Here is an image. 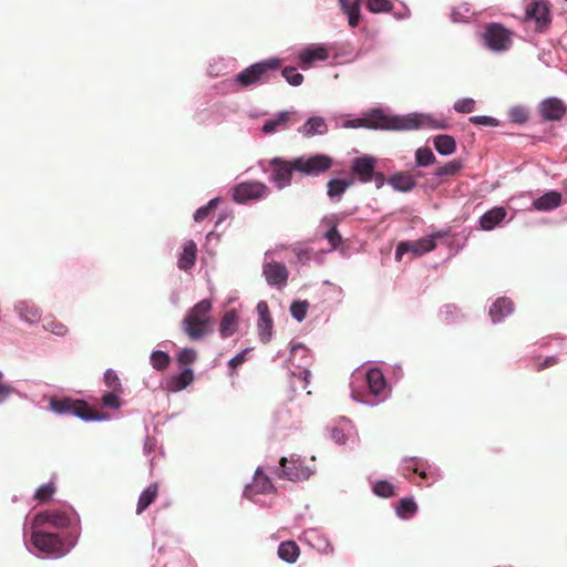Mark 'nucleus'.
Masks as SVG:
<instances>
[{
	"label": "nucleus",
	"instance_id": "nucleus-1",
	"mask_svg": "<svg viewBox=\"0 0 567 567\" xmlns=\"http://www.w3.org/2000/svg\"><path fill=\"white\" fill-rule=\"evenodd\" d=\"M364 377V384L368 392L358 391L352 389L351 398L362 404L369 406H378L384 402L391 393L388 386L383 372L375 367L369 368L362 373Z\"/></svg>",
	"mask_w": 567,
	"mask_h": 567
},
{
	"label": "nucleus",
	"instance_id": "nucleus-2",
	"mask_svg": "<svg viewBox=\"0 0 567 567\" xmlns=\"http://www.w3.org/2000/svg\"><path fill=\"white\" fill-rule=\"evenodd\" d=\"M30 542L35 551L50 557H62L75 546V537L63 542L56 534L43 530L34 523L31 525Z\"/></svg>",
	"mask_w": 567,
	"mask_h": 567
},
{
	"label": "nucleus",
	"instance_id": "nucleus-3",
	"mask_svg": "<svg viewBox=\"0 0 567 567\" xmlns=\"http://www.w3.org/2000/svg\"><path fill=\"white\" fill-rule=\"evenodd\" d=\"M32 523L37 527L50 525L58 529H70L66 540L75 537L76 542L80 534V517L72 508L38 513L34 515Z\"/></svg>",
	"mask_w": 567,
	"mask_h": 567
},
{
	"label": "nucleus",
	"instance_id": "nucleus-4",
	"mask_svg": "<svg viewBox=\"0 0 567 567\" xmlns=\"http://www.w3.org/2000/svg\"><path fill=\"white\" fill-rule=\"evenodd\" d=\"M315 359L311 350L301 342L291 343L289 348V358L284 361L282 367L289 362L290 375L302 381V389H307L310 383V367Z\"/></svg>",
	"mask_w": 567,
	"mask_h": 567
},
{
	"label": "nucleus",
	"instance_id": "nucleus-5",
	"mask_svg": "<svg viewBox=\"0 0 567 567\" xmlns=\"http://www.w3.org/2000/svg\"><path fill=\"white\" fill-rule=\"evenodd\" d=\"M367 128L381 131H406L414 123L406 115L390 114L382 107H372L365 112Z\"/></svg>",
	"mask_w": 567,
	"mask_h": 567
},
{
	"label": "nucleus",
	"instance_id": "nucleus-6",
	"mask_svg": "<svg viewBox=\"0 0 567 567\" xmlns=\"http://www.w3.org/2000/svg\"><path fill=\"white\" fill-rule=\"evenodd\" d=\"M210 310V301L203 299L184 318L183 329L192 340H198L206 336Z\"/></svg>",
	"mask_w": 567,
	"mask_h": 567
},
{
	"label": "nucleus",
	"instance_id": "nucleus-7",
	"mask_svg": "<svg viewBox=\"0 0 567 567\" xmlns=\"http://www.w3.org/2000/svg\"><path fill=\"white\" fill-rule=\"evenodd\" d=\"M401 467L403 475L411 472L419 475L426 486H431L443 478V471L435 463L417 456H405L402 458Z\"/></svg>",
	"mask_w": 567,
	"mask_h": 567
},
{
	"label": "nucleus",
	"instance_id": "nucleus-8",
	"mask_svg": "<svg viewBox=\"0 0 567 567\" xmlns=\"http://www.w3.org/2000/svg\"><path fill=\"white\" fill-rule=\"evenodd\" d=\"M270 470L276 477L290 482L306 481L313 474V471L303 464L302 457L296 454L281 457L279 465Z\"/></svg>",
	"mask_w": 567,
	"mask_h": 567
},
{
	"label": "nucleus",
	"instance_id": "nucleus-9",
	"mask_svg": "<svg viewBox=\"0 0 567 567\" xmlns=\"http://www.w3.org/2000/svg\"><path fill=\"white\" fill-rule=\"evenodd\" d=\"M333 164L331 156L327 154L316 153L311 155H303L293 158V168L296 172L306 176H319L328 172Z\"/></svg>",
	"mask_w": 567,
	"mask_h": 567
},
{
	"label": "nucleus",
	"instance_id": "nucleus-10",
	"mask_svg": "<svg viewBox=\"0 0 567 567\" xmlns=\"http://www.w3.org/2000/svg\"><path fill=\"white\" fill-rule=\"evenodd\" d=\"M449 230H437L425 237L414 241H401L395 249V258L400 260L406 252H412L414 256H422L435 249L437 239L445 238Z\"/></svg>",
	"mask_w": 567,
	"mask_h": 567
},
{
	"label": "nucleus",
	"instance_id": "nucleus-11",
	"mask_svg": "<svg viewBox=\"0 0 567 567\" xmlns=\"http://www.w3.org/2000/svg\"><path fill=\"white\" fill-rule=\"evenodd\" d=\"M483 40L485 47L496 53L506 52L512 47V39L508 29L497 22H492L486 25L483 33Z\"/></svg>",
	"mask_w": 567,
	"mask_h": 567
},
{
	"label": "nucleus",
	"instance_id": "nucleus-12",
	"mask_svg": "<svg viewBox=\"0 0 567 567\" xmlns=\"http://www.w3.org/2000/svg\"><path fill=\"white\" fill-rule=\"evenodd\" d=\"M271 172L269 181L278 190H282L290 186L292 181V173L296 172L293 166V158L288 161L282 157H274L270 159Z\"/></svg>",
	"mask_w": 567,
	"mask_h": 567
},
{
	"label": "nucleus",
	"instance_id": "nucleus-13",
	"mask_svg": "<svg viewBox=\"0 0 567 567\" xmlns=\"http://www.w3.org/2000/svg\"><path fill=\"white\" fill-rule=\"evenodd\" d=\"M262 276L269 287L282 290L288 284L289 271L282 262L265 260Z\"/></svg>",
	"mask_w": 567,
	"mask_h": 567
},
{
	"label": "nucleus",
	"instance_id": "nucleus-14",
	"mask_svg": "<svg viewBox=\"0 0 567 567\" xmlns=\"http://www.w3.org/2000/svg\"><path fill=\"white\" fill-rule=\"evenodd\" d=\"M525 21H534L536 24L535 31L538 33L544 32L551 22V14L547 3L543 1L532 2L526 9Z\"/></svg>",
	"mask_w": 567,
	"mask_h": 567
},
{
	"label": "nucleus",
	"instance_id": "nucleus-15",
	"mask_svg": "<svg viewBox=\"0 0 567 567\" xmlns=\"http://www.w3.org/2000/svg\"><path fill=\"white\" fill-rule=\"evenodd\" d=\"M271 467H268L267 472L261 466L255 471L250 481V502L257 503V499L252 496L254 494H270L276 491L271 478L275 473H271Z\"/></svg>",
	"mask_w": 567,
	"mask_h": 567
},
{
	"label": "nucleus",
	"instance_id": "nucleus-16",
	"mask_svg": "<svg viewBox=\"0 0 567 567\" xmlns=\"http://www.w3.org/2000/svg\"><path fill=\"white\" fill-rule=\"evenodd\" d=\"M256 311L258 315L257 332L261 343H268L272 339L274 321L269 311L268 303L260 300L257 303Z\"/></svg>",
	"mask_w": 567,
	"mask_h": 567
},
{
	"label": "nucleus",
	"instance_id": "nucleus-17",
	"mask_svg": "<svg viewBox=\"0 0 567 567\" xmlns=\"http://www.w3.org/2000/svg\"><path fill=\"white\" fill-rule=\"evenodd\" d=\"M537 109L542 118L548 122L560 121L567 112V106L563 100L555 96L542 100Z\"/></svg>",
	"mask_w": 567,
	"mask_h": 567
},
{
	"label": "nucleus",
	"instance_id": "nucleus-18",
	"mask_svg": "<svg viewBox=\"0 0 567 567\" xmlns=\"http://www.w3.org/2000/svg\"><path fill=\"white\" fill-rule=\"evenodd\" d=\"M351 171L359 182L370 183L375 176V158L368 154L354 157L351 162Z\"/></svg>",
	"mask_w": 567,
	"mask_h": 567
},
{
	"label": "nucleus",
	"instance_id": "nucleus-19",
	"mask_svg": "<svg viewBox=\"0 0 567 567\" xmlns=\"http://www.w3.org/2000/svg\"><path fill=\"white\" fill-rule=\"evenodd\" d=\"M13 310L19 319L29 326H35L41 321L42 310L32 300H17L13 305Z\"/></svg>",
	"mask_w": 567,
	"mask_h": 567
},
{
	"label": "nucleus",
	"instance_id": "nucleus-20",
	"mask_svg": "<svg viewBox=\"0 0 567 567\" xmlns=\"http://www.w3.org/2000/svg\"><path fill=\"white\" fill-rule=\"evenodd\" d=\"M282 60L271 56L250 64V86L261 81H267L268 72L277 71L281 68Z\"/></svg>",
	"mask_w": 567,
	"mask_h": 567
},
{
	"label": "nucleus",
	"instance_id": "nucleus-21",
	"mask_svg": "<svg viewBox=\"0 0 567 567\" xmlns=\"http://www.w3.org/2000/svg\"><path fill=\"white\" fill-rule=\"evenodd\" d=\"M328 49L322 43L310 44L298 53V61L302 69H308L315 62L326 61L328 59Z\"/></svg>",
	"mask_w": 567,
	"mask_h": 567
},
{
	"label": "nucleus",
	"instance_id": "nucleus-22",
	"mask_svg": "<svg viewBox=\"0 0 567 567\" xmlns=\"http://www.w3.org/2000/svg\"><path fill=\"white\" fill-rule=\"evenodd\" d=\"M197 245L193 239L185 240L177 255V268L185 272L192 270L197 260Z\"/></svg>",
	"mask_w": 567,
	"mask_h": 567
},
{
	"label": "nucleus",
	"instance_id": "nucleus-23",
	"mask_svg": "<svg viewBox=\"0 0 567 567\" xmlns=\"http://www.w3.org/2000/svg\"><path fill=\"white\" fill-rule=\"evenodd\" d=\"M408 118L414 123V126L406 128V131H414L423 127L445 130L447 127V123L444 118H434L431 114L413 112L408 114Z\"/></svg>",
	"mask_w": 567,
	"mask_h": 567
},
{
	"label": "nucleus",
	"instance_id": "nucleus-24",
	"mask_svg": "<svg viewBox=\"0 0 567 567\" xmlns=\"http://www.w3.org/2000/svg\"><path fill=\"white\" fill-rule=\"evenodd\" d=\"M563 204V195L556 189L547 190L533 199L532 207L537 212H551Z\"/></svg>",
	"mask_w": 567,
	"mask_h": 567
},
{
	"label": "nucleus",
	"instance_id": "nucleus-25",
	"mask_svg": "<svg viewBox=\"0 0 567 567\" xmlns=\"http://www.w3.org/2000/svg\"><path fill=\"white\" fill-rule=\"evenodd\" d=\"M507 216V210L503 206H495L485 212L480 220L478 225L481 229L491 231L496 227L501 226Z\"/></svg>",
	"mask_w": 567,
	"mask_h": 567
},
{
	"label": "nucleus",
	"instance_id": "nucleus-26",
	"mask_svg": "<svg viewBox=\"0 0 567 567\" xmlns=\"http://www.w3.org/2000/svg\"><path fill=\"white\" fill-rule=\"evenodd\" d=\"M515 310L514 302L507 297H498L489 307V317L493 323H499Z\"/></svg>",
	"mask_w": 567,
	"mask_h": 567
},
{
	"label": "nucleus",
	"instance_id": "nucleus-27",
	"mask_svg": "<svg viewBox=\"0 0 567 567\" xmlns=\"http://www.w3.org/2000/svg\"><path fill=\"white\" fill-rule=\"evenodd\" d=\"M236 68V60L229 56L212 58L207 65V74L212 78L224 76Z\"/></svg>",
	"mask_w": 567,
	"mask_h": 567
},
{
	"label": "nucleus",
	"instance_id": "nucleus-28",
	"mask_svg": "<svg viewBox=\"0 0 567 567\" xmlns=\"http://www.w3.org/2000/svg\"><path fill=\"white\" fill-rule=\"evenodd\" d=\"M328 131V124L322 116H310L305 124L298 128V133L307 138L324 135Z\"/></svg>",
	"mask_w": 567,
	"mask_h": 567
},
{
	"label": "nucleus",
	"instance_id": "nucleus-29",
	"mask_svg": "<svg viewBox=\"0 0 567 567\" xmlns=\"http://www.w3.org/2000/svg\"><path fill=\"white\" fill-rule=\"evenodd\" d=\"M353 183L352 178H331L327 183V196L331 202H340Z\"/></svg>",
	"mask_w": 567,
	"mask_h": 567
},
{
	"label": "nucleus",
	"instance_id": "nucleus-30",
	"mask_svg": "<svg viewBox=\"0 0 567 567\" xmlns=\"http://www.w3.org/2000/svg\"><path fill=\"white\" fill-rule=\"evenodd\" d=\"M386 183L399 193H409L413 190L416 187V182L414 178L405 173L398 172L394 174H391Z\"/></svg>",
	"mask_w": 567,
	"mask_h": 567
},
{
	"label": "nucleus",
	"instance_id": "nucleus-31",
	"mask_svg": "<svg viewBox=\"0 0 567 567\" xmlns=\"http://www.w3.org/2000/svg\"><path fill=\"white\" fill-rule=\"evenodd\" d=\"M194 380L192 368L186 367L179 373L174 374L167 381V390L171 392H179L186 389Z\"/></svg>",
	"mask_w": 567,
	"mask_h": 567
},
{
	"label": "nucleus",
	"instance_id": "nucleus-32",
	"mask_svg": "<svg viewBox=\"0 0 567 567\" xmlns=\"http://www.w3.org/2000/svg\"><path fill=\"white\" fill-rule=\"evenodd\" d=\"M322 223L328 225V229L324 233V238L331 245L332 249H337L342 243V237L338 231L339 219L337 216H327L322 219Z\"/></svg>",
	"mask_w": 567,
	"mask_h": 567
},
{
	"label": "nucleus",
	"instance_id": "nucleus-33",
	"mask_svg": "<svg viewBox=\"0 0 567 567\" xmlns=\"http://www.w3.org/2000/svg\"><path fill=\"white\" fill-rule=\"evenodd\" d=\"M463 167L461 159H452L449 163L439 166L432 174V185L440 184V179L446 176L455 175Z\"/></svg>",
	"mask_w": 567,
	"mask_h": 567
},
{
	"label": "nucleus",
	"instance_id": "nucleus-34",
	"mask_svg": "<svg viewBox=\"0 0 567 567\" xmlns=\"http://www.w3.org/2000/svg\"><path fill=\"white\" fill-rule=\"evenodd\" d=\"M419 506L413 496H406L400 499L395 507V514L403 520L411 519L417 513Z\"/></svg>",
	"mask_w": 567,
	"mask_h": 567
},
{
	"label": "nucleus",
	"instance_id": "nucleus-35",
	"mask_svg": "<svg viewBox=\"0 0 567 567\" xmlns=\"http://www.w3.org/2000/svg\"><path fill=\"white\" fill-rule=\"evenodd\" d=\"M339 4L343 13L348 18V23L351 28H355L361 19V7L358 0L350 2L349 0H339Z\"/></svg>",
	"mask_w": 567,
	"mask_h": 567
},
{
	"label": "nucleus",
	"instance_id": "nucleus-36",
	"mask_svg": "<svg viewBox=\"0 0 567 567\" xmlns=\"http://www.w3.org/2000/svg\"><path fill=\"white\" fill-rule=\"evenodd\" d=\"M277 553L278 557L282 561L287 564H293L297 561L300 555V549L299 546L293 540H286L278 546Z\"/></svg>",
	"mask_w": 567,
	"mask_h": 567
},
{
	"label": "nucleus",
	"instance_id": "nucleus-37",
	"mask_svg": "<svg viewBox=\"0 0 567 567\" xmlns=\"http://www.w3.org/2000/svg\"><path fill=\"white\" fill-rule=\"evenodd\" d=\"M435 151L443 156L453 154L456 150V141L452 135L440 134L433 140Z\"/></svg>",
	"mask_w": 567,
	"mask_h": 567
},
{
	"label": "nucleus",
	"instance_id": "nucleus-38",
	"mask_svg": "<svg viewBox=\"0 0 567 567\" xmlns=\"http://www.w3.org/2000/svg\"><path fill=\"white\" fill-rule=\"evenodd\" d=\"M289 115V111L278 112L276 116L267 118L261 126V132L266 135L277 132L279 127L284 126L288 122Z\"/></svg>",
	"mask_w": 567,
	"mask_h": 567
},
{
	"label": "nucleus",
	"instance_id": "nucleus-39",
	"mask_svg": "<svg viewBox=\"0 0 567 567\" xmlns=\"http://www.w3.org/2000/svg\"><path fill=\"white\" fill-rule=\"evenodd\" d=\"M238 327V316L235 310L227 311L220 321V334L223 338L231 337Z\"/></svg>",
	"mask_w": 567,
	"mask_h": 567
},
{
	"label": "nucleus",
	"instance_id": "nucleus-40",
	"mask_svg": "<svg viewBox=\"0 0 567 567\" xmlns=\"http://www.w3.org/2000/svg\"><path fill=\"white\" fill-rule=\"evenodd\" d=\"M75 401L70 398H51L50 410L59 415H72Z\"/></svg>",
	"mask_w": 567,
	"mask_h": 567
},
{
	"label": "nucleus",
	"instance_id": "nucleus-41",
	"mask_svg": "<svg viewBox=\"0 0 567 567\" xmlns=\"http://www.w3.org/2000/svg\"><path fill=\"white\" fill-rule=\"evenodd\" d=\"M157 492L158 485L156 483H153L141 493L136 507L137 514L143 513L154 502Z\"/></svg>",
	"mask_w": 567,
	"mask_h": 567
},
{
	"label": "nucleus",
	"instance_id": "nucleus-42",
	"mask_svg": "<svg viewBox=\"0 0 567 567\" xmlns=\"http://www.w3.org/2000/svg\"><path fill=\"white\" fill-rule=\"evenodd\" d=\"M42 329L56 337H65L69 333V328L54 317H45L42 320Z\"/></svg>",
	"mask_w": 567,
	"mask_h": 567
},
{
	"label": "nucleus",
	"instance_id": "nucleus-43",
	"mask_svg": "<svg viewBox=\"0 0 567 567\" xmlns=\"http://www.w3.org/2000/svg\"><path fill=\"white\" fill-rule=\"evenodd\" d=\"M372 492L381 498H390L395 495V487L386 480H377L372 485Z\"/></svg>",
	"mask_w": 567,
	"mask_h": 567
},
{
	"label": "nucleus",
	"instance_id": "nucleus-44",
	"mask_svg": "<svg viewBox=\"0 0 567 567\" xmlns=\"http://www.w3.org/2000/svg\"><path fill=\"white\" fill-rule=\"evenodd\" d=\"M72 415L86 422L105 420V415L103 414L91 413L86 409V405L81 401H75V406L73 409Z\"/></svg>",
	"mask_w": 567,
	"mask_h": 567
},
{
	"label": "nucleus",
	"instance_id": "nucleus-45",
	"mask_svg": "<svg viewBox=\"0 0 567 567\" xmlns=\"http://www.w3.org/2000/svg\"><path fill=\"white\" fill-rule=\"evenodd\" d=\"M416 167H427L435 163L436 157L431 148L419 147L414 154Z\"/></svg>",
	"mask_w": 567,
	"mask_h": 567
},
{
	"label": "nucleus",
	"instance_id": "nucleus-46",
	"mask_svg": "<svg viewBox=\"0 0 567 567\" xmlns=\"http://www.w3.org/2000/svg\"><path fill=\"white\" fill-rule=\"evenodd\" d=\"M171 362V357L162 350H154L150 355V363L153 369L164 371Z\"/></svg>",
	"mask_w": 567,
	"mask_h": 567
},
{
	"label": "nucleus",
	"instance_id": "nucleus-47",
	"mask_svg": "<svg viewBox=\"0 0 567 567\" xmlns=\"http://www.w3.org/2000/svg\"><path fill=\"white\" fill-rule=\"evenodd\" d=\"M471 17V6L468 3H462L457 7L452 8L451 21L453 23H468Z\"/></svg>",
	"mask_w": 567,
	"mask_h": 567
},
{
	"label": "nucleus",
	"instance_id": "nucleus-48",
	"mask_svg": "<svg viewBox=\"0 0 567 567\" xmlns=\"http://www.w3.org/2000/svg\"><path fill=\"white\" fill-rule=\"evenodd\" d=\"M231 198L237 204L248 203V182L240 181L230 189Z\"/></svg>",
	"mask_w": 567,
	"mask_h": 567
},
{
	"label": "nucleus",
	"instance_id": "nucleus-49",
	"mask_svg": "<svg viewBox=\"0 0 567 567\" xmlns=\"http://www.w3.org/2000/svg\"><path fill=\"white\" fill-rule=\"evenodd\" d=\"M529 116L528 109L523 105H514L508 110V118L512 123L523 125L527 123Z\"/></svg>",
	"mask_w": 567,
	"mask_h": 567
},
{
	"label": "nucleus",
	"instance_id": "nucleus-50",
	"mask_svg": "<svg viewBox=\"0 0 567 567\" xmlns=\"http://www.w3.org/2000/svg\"><path fill=\"white\" fill-rule=\"evenodd\" d=\"M220 202H221L220 197H215V198H212L206 205L196 209V212L194 213V216H193L194 221L200 223L204 219H206L210 215V213L217 208V206Z\"/></svg>",
	"mask_w": 567,
	"mask_h": 567
},
{
	"label": "nucleus",
	"instance_id": "nucleus-51",
	"mask_svg": "<svg viewBox=\"0 0 567 567\" xmlns=\"http://www.w3.org/2000/svg\"><path fill=\"white\" fill-rule=\"evenodd\" d=\"M309 302L307 300H295L290 305V315L297 322H302L307 317Z\"/></svg>",
	"mask_w": 567,
	"mask_h": 567
},
{
	"label": "nucleus",
	"instance_id": "nucleus-52",
	"mask_svg": "<svg viewBox=\"0 0 567 567\" xmlns=\"http://www.w3.org/2000/svg\"><path fill=\"white\" fill-rule=\"evenodd\" d=\"M367 9L374 14L393 11L392 0H367Z\"/></svg>",
	"mask_w": 567,
	"mask_h": 567
},
{
	"label": "nucleus",
	"instance_id": "nucleus-53",
	"mask_svg": "<svg viewBox=\"0 0 567 567\" xmlns=\"http://www.w3.org/2000/svg\"><path fill=\"white\" fill-rule=\"evenodd\" d=\"M281 75L286 82L291 86H299L302 84L305 78L295 66H286L281 70Z\"/></svg>",
	"mask_w": 567,
	"mask_h": 567
},
{
	"label": "nucleus",
	"instance_id": "nucleus-54",
	"mask_svg": "<svg viewBox=\"0 0 567 567\" xmlns=\"http://www.w3.org/2000/svg\"><path fill=\"white\" fill-rule=\"evenodd\" d=\"M475 100L472 97H461L453 104V110L460 114H468L475 110Z\"/></svg>",
	"mask_w": 567,
	"mask_h": 567
},
{
	"label": "nucleus",
	"instance_id": "nucleus-55",
	"mask_svg": "<svg viewBox=\"0 0 567 567\" xmlns=\"http://www.w3.org/2000/svg\"><path fill=\"white\" fill-rule=\"evenodd\" d=\"M225 84L231 91H236L238 87H247L248 68H245L236 78L227 80Z\"/></svg>",
	"mask_w": 567,
	"mask_h": 567
},
{
	"label": "nucleus",
	"instance_id": "nucleus-56",
	"mask_svg": "<svg viewBox=\"0 0 567 567\" xmlns=\"http://www.w3.org/2000/svg\"><path fill=\"white\" fill-rule=\"evenodd\" d=\"M293 252H295L297 262L302 266L309 264L315 255V252L311 248L303 247V246L293 247Z\"/></svg>",
	"mask_w": 567,
	"mask_h": 567
},
{
	"label": "nucleus",
	"instance_id": "nucleus-57",
	"mask_svg": "<svg viewBox=\"0 0 567 567\" xmlns=\"http://www.w3.org/2000/svg\"><path fill=\"white\" fill-rule=\"evenodd\" d=\"M269 194L270 189L265 184L250 182V200L266 198Z\"/></svg>",
	"mask_w": 567,
	"mask_h": 567
},
{
	"label": "nucleus",
	"instance_id": "nucleus-58",
	"mask_svg": "<svg viewBox=\"0 0 567 567\" xmlns=\"http://www.w3.org/2000/svg\"><path fill=\"white\" fill-rule=\"evenodd\" d=\"M440 315L447 323H452L458 319L460 309L455 305L447 303L441 307Z\"/></svg>",
	"mask_w": 567,
	"mask_h": 567
},
{
	"label": "nucleus",
	"instance_id": "nucleus-59",
	"mask_svg": "<svg viewBox=\"0 0 567 567\" xmlns=\"http://www.w3.org/2000/svg\"><path fill=\"white\" fill-rule=\"evenodd\" d=\"M472 124L487 127H497L501 122L493 116L489 115H473L468 118Z\"/></svg>",
	"mask_w": 567,
	"mask_h": 567
},
{
	"label": "nucleus",
	"instance_id": "nucleus-60",
	"mask_svg": "<svg viewBox=\"0 0 567 567\" xmlns=\"http://www.w3.org/2000/svg\"><path fill=\"white\" fill-rule=\"evenodd\" d=\"M104 382L112 391H120L122 388L120 378L113 369H107L104 372Z\"/></svg>",
	"mask_w": 567,
	"mask_h": 567
},
{
	"label": "nucleus",
	"instance_id": "nucleus-61",
	"mask_svg": "<svg viewBox=\"0 0 567 567\" xmlns=\"http://www.w3.org/2000/svg\"><path fill=\"white\" fill-rule=\"evenodd\" d=\"M196 358V351L190 348H184L177 354V361L181 365H190L195 362Z\"/></svg>",
	"mask_w": 567,
	"mask_h": 567
},
{
	"label": "nucleus",
	"instance_id": "nucleus-62",
	"mask_svg": "<svg viewBox=\"0 0 567 567\" xmlns=\"http://www.w3.org/2000/svg\"><path fill=\"white\" fill-rule=\"evenodd\" d=\"M3 372L0 371V404H3L7 399L16 392V389L3 381Z\"/></svg>",
	"mask_w": 567,
	"mask_h": 567
},
{
	"label": "nucleus",
	"instance_id": "nucleus-63",
	"mask_svg": "<svg viewBox=\"0 0 567 567\" xmlns=\"http://www.w3.org/2000/svg\"><path fill=\"white\" fill-rule=\"evenodd\" d=\"M53 493L54 486L52 484H43L35 491L34 497L40 502H44L49 499Z\"/></svg>",
	"mask_w": 567,
	"mask_h": 567
},
{
	"label": "nucleus",
	"instance_id": "nucleus-64",
	"mask_svg": "<svg viewBox=\"0 0 567 567\" xmlns=\"http://www.w3.org/2000/svg\"><path fill=\"white\" fill-rule=\"evenodd\" d=\"M115 392L116 391L107 392L102 396V402L105 406L111 409L120 408V398Z\"/></svg>",
	"mask_w": 567,
	"mask_h": 567
}]
</instances>
